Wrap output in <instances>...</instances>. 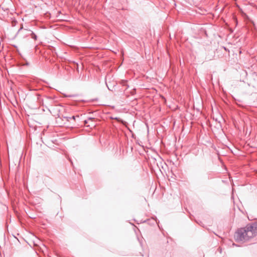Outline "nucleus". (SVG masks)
<instances>
[{"instance_id": "f257e3e1", "label": "nucleus", "mask_w": 257, "mask_h": 257, "mask_svg": "<svg viewBox=\"0 0 257 257\" xmlns=\"http://www.w3.org/2000/svg\"><path fill=\"white\" fill-rule=\"evenodd\" d=\"M257 235V222L246 225L244 228L238 229L235 233L234 238L236 241H246Z\"/></svg>"}, {"instance_id": "f03ea898", "label": "nucleus", "mask_w": 257, "mask_h": 257, "mask_svg": "<svg viewBox=\"0 0 257 257\" xmlns=\"http://www.w3.org/2000/svg\"><path fill=\"white\" fill-rule=\"evenodd\" d=\"M25 31L27 32L30 33V36H31V38L32 39H34L35 40H37V37L36 35L33 32H32L30 30H25Z\"/></svg>"}, {"instance_id": "7ed1b4c3", "label": "nucleus", "mask_w": 257, "mask_h": 257, "mask_svg": "<svg viewBox=\"0 0 257 257\" xmlns=\"http://www.w3.org/2000/svg\"><path fill=\"white\" fill-rule=\"evenodd\" d=\"M44 101H45V103H47V101H53V99H52V98L51 97H46L45 98V100H44Z\"/></svg>"}, {"instance_id": "20e7f679", "label": "nucleus", "mask_w": 257, "mask_h": 257, "mask_svg": "<svg viewBox=\"0 0 257 257\" xmlns=\"http://www.w3.org/2000/svg\"><path fill=\"white\" fill-rule=\"evenodd\" d=\"M93 118L89 117V118L88 119V120H85L84 121V123H85V124H87V123H88V120H93Z\"/></svg>"}, {"instance_id": "39448f33", "label": "nucleus", "mask_w": 257, "mask_h": 257, "mask_svg": "<svg viewBox=\"0 0 257 257\" xmlns=\"http://www.w3.org/2000/svg\"><path fill=\"white\" fill-rule=\"evenodd\" d=\"M25 30H26V29H25L23 30V32L24 33V34H26L27 36H30V33L25 31Z\"/></svg>"}, {"instance_id": "423d86ee", "label": "nucleus", "mask_w": 257, "mask_h": 257, "mask_svg": "<svg viewBox=\"0 0 257 257\" xmlns=\"http://www.w3.org/2000/svg\"><path fill=\"white\" fill-rule=\"evenodd\" d=\"M23 30V27H21L20 29L18 30V33H20L21 31Z\"/></svg>"}, {"instance_id": "0eeeda50", "label": "nucleus", "mask_w": 257, "mask_h": 257, "mask_svg": "<svg viewBox=\"0 0 257 257\" xmlns=\"http://www.w3.org/2000/svg\"><path fill=\"white\" fill-rule=\"evenodd\" d=\"M76 117H78V116H76ZM75 117H76V116H73L72 117V118L73 119H75Z\"/></svg>"}, {"instance_id": "6e6552de", "label": "nucleus", "mask_w": 257, "mask_h": 257, "mask_svg": "<svg viewBox=\"0 0 257 257\" xmlns=\"http://www.w3.org/2000/svg\"><path fill=\"white\" fill-rule=\"evenodd\" d=\"M231 178H230V177H229V178H228L229 180V181H230V182L231 181V180H230V179H231Z\"/></svg>"}, {"instance_id": "1a4fd4ad", "label": "nucleus", "mask_w": 257, "mask_h": 257, "mask_svg": "<svg viewBox=\"0 0 257 257\" xmlns=\"http://www.w3.org/2000/svg\"><path fill=\"white\" fill-rule=\"evenodd\" d=\"M197 222L198 223V224H200V223H201V221H200V222Z\"/></svg>"}, {"instance_id": "9d476101", "label": "nucleus", "mask_w": 257, "mask_h": 257, "mask_svg": "<svg viewBox=\"0 0 257 257\" xmlns=\"http://www.w3.org/2000/svg\"><path fill=\"white\" fill-rule=\"evenodd\" d=\"M197 222L198 223V224H200V223H201V221H200V222Z\"/></svg>"}, {"instance_id": "9b49d317", "label": "nucleus", "mask_w": 257, "mask_h": 257, "mask_svg": "<svg viewBox=\"0 0 257 257\" xmlns=\"http://www.w3.org/2000/svg\"><path fill=\"white\" fill-rule=\"evenodd\" d=\"M197 222L198 223V224H200V223H201V221H200V222Z\"/></svg>"}, {"instance_id": "f8f14e48", "label": "nucleus", "mask_w": 257, "mask_h": 257, "mask_svg": "<svg viewBox=\"0 0 257 257\" xmlns=\"http://www.w3.org/2000/svg\"><path fill=\"white\" fill-rule=\"evenodd\" d=\"M168 180L170 181V179H169V178H167Z\"/></svg>"}]
</instances>
